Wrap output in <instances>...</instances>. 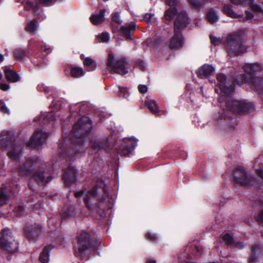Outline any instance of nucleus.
I'll use <instances>...</instances> for the list:
<instances>
[{
    "label": "nucleus",
    "mask_w": 263,
    "mask_h": 263,
    "mask_svg": "<svg viewBox=\"0 0 263 263\" xmlns=\"http://www.w3.org/2000/svg\"><path fill=\"white\" fill-rule=\"evenodd\" d=\"M218 86L220 89V96L218 101L220 104L224 103L228 109L238 114L248 113L253 111L255 106L252 103L245 101L233 100L231 96L234 90V86L226 85V76L223 73H219L217 76Z\"/></svg>",
    "instance_id": "nucleus-1"
},
{
    "label": "nucleus",
    "mask_w": 263,
    "mask_h": 263,
    "mask_svg": "<svg viewBox=\"0 0 263 263\" xmlns=\"http://www.w3.org/2000/svg\"><path fill=\"white\" fill-rule=\"evenodd\" d=\"M37 166L36 159H28L23 164L19 165L17 171L22 175L31 177L39 184L44 185L51 181V174L48 172L42 171V168L34 171V168Z\"/></svg>",
    "instance_id": "nucleus-2"
},
{
    "label": "nucleus",
    "mask_w": 263,
    "mask_h": 263,
    "mask_svg": "<svg viewBox=\"0 0 263 263\" xmlns=\"http://www.w3.org/2000/svg\"><path fill=\"white\" fill-rule=\"evenodd\" d=\"M188 23V17L185 12L179 13L174 25V35L170 42V47L172 49H178L182 47L184 40L180 31L184 28Z\"/></svg>",
    "instance_id": "nucleus-3"
},
{
    "label": "nucleus",
    "mask_w": 263,
    "mask_h": 263,
    "mask_svg": "<svg viewBox=\"0 0 263 263\" xmlns=\"http://www.w3.org/2000/svg\"><path fill=\"white\" fill-rule=\"evenodd\" d=\"M128 64L126 59L115 55L111 52L109 53L107 64L109 70L112 72L120 75L126 74L128 72Z\"/></svg>",
    "instance_id": "nucleus-4"
},
{
    "label": "nucleus",
    "mask_w": 263,
    "mask_h": 263,
    "mask_svg": "<svg viewBox=\"0 0 263 263\" xmlns=\"http://www.w3.org/2000/svg\"><path fill=\"white\" fill-rule=\"evenodd\" d=\"M242 36L240 33L235 32L227 38L225 45L230 54L239 55L247 51V47L241 42Z\"/></svg>",
    "instance_id": "nucleus-5"
},
{
    "label": "nucleus",
    "mask_w": 263,
    "mask_h": 263,
    "mask_svg": "<svg viewBox=\"0 0 263 263\" xmlns=\"http://www.w3.org/2000/svg\"><path fill=\"white\" fill-rule=\"evenodd\" d=\"M92 127V122L88 117H85L79 120L73 128L72 141L77 138L79 140V142H81V138L89 133Z\"/></svg>",
    "instance_id": "nucleus-6"
},
{
    "label": "nucleus",
    "mask_w": 263,
    "mask_h": 263,
    "mask_svg": "<svg viewBox=\"0 0 263 263\" xmlns=\"http://www.w3.org/2000/svg\"><path fill=\"white\" fill-rule=\"evenodd\" d=\"M77 198H80L84 196V202L86 205L89 209L92 208L93 206H100L98 202H102L105 199L104 196L100 197L97 194V190L95 188L86 192V191H80L75 193Z\"/></svg>",
    "instance_id": "nucleus-7"
},
{
    "label": "nucleus",
    "mask_w": 263,
    "mask_h": 263,
    "mask_svg": "<svg viewBox=\"0 0 263 263\" xmlns=\"http://www.w3.org/2000/svg\"><path fill=\"white\" fill-rule=\"evenodd\" d=\"M9 229H4L2 231V236L0 240L1 247L9 253L14 252L18 249V243L13 239Z\"/></svg>",
    "instance_id": "nucleus-8"
},
{
    "label": "nucleus",
    "mask_w": 263,
    "mask_h": 263,
    "mask_svg": "<svg viewBox=\"0 0 263 263\" xmlns=\"http://www.w3.org/2000/svg\"><path fill=\"white\" fill-rule=\"evenodd\" d=\"M233 177L235 181L242 186L250 185L255 180V178L251 174L246 172L244 168L240 166L235 168Z\"/></svg>",
    "instance_id": "nucleus-9"
},
{
    "label": "nucleus",
    "mask_w": 263,
    "mask_h": 263,
    "mask_svg": "<svg viewBox=\"0 0 263 263\" xmlns=\"http://www.w3.org/2000/svg\"><path fill=\"white\" fill-rule=\"evenodd\" d=\"M137 142L135 138H125L123 143L117 149V153L120 155H128L137 146Z\"/></svg>",
    "instance_id": "nucleus-10"
},
{
    "label": "nucleus",
    "mask_w": 263,
    "mask_h": 263,
    "mask_svg": "<svg viewBox=\"0 0 263 263\" xmlns=\"http://www.w3.org/2000/svg\"><path fill=\"white\" fill-rule=\"evenodd\" d=\"M47 137V134L41 130L37 129L28 142L27 145L39 149L41 147Z\"/></svg>",
    "instance_id": "nucleus-11"
},
{
    "label": "nucleus",
    "mask_w": 263,
    "mask_h": 263,
    "mask_svg": "<svg viewBox=\"0 0 263 263\" xmlns=\"http://www.w3.org/2000/svg\"><path fill=\"white\" fill-rule=\"evenodd\" d=\"M4 143L5 146L10 148L8 152L9 157L12 160H17L20 156L21 149L14 142V139L12 138Z\"/></svg>",
    "instance_id": "nucleus-12"
},
{
    "label": "nucleus",
    "mask_w": 263,
    "mask_h": 263,
    "mask_svg": "<svg viewBox=\"0 0 263 263\" xmlns=\"http://www.w3.org/2000/svg\"><path fill=\"white\" fill-rule=\"evenodd\" d=\"M89 235L86 233L83 232L78 237V249L80 252L82 253L86 249H87L90 241Z\"/></svg>",
    "instance_id": "nucleus-13"
},
{
    "label": "nucleus",
    "mask_w": 263,
    "mask_h": 263,
    "mask_svg": "<svg viewBox=\"0 0 263 263\" xmlns=\"http://www.w3.org/2000/svg\"><path fill=\"white\" fill-rule=\"evenodd\" d=\"M253 0H231V2L238 7L249 6L254 11L263 12L262 9L259 6L253 4Z\"/></svg>",
    "instance_id": "nucleus-14"
},
{
    "label": "nucleus",
    "mask_w": 263,
    "mask_h": 263,
    "mask_svg": "<svg viewBox=\"0 0 263 263\" xmlns=\"http://www.w3.org/2000/svg\"><path fill=\"white\" fill-rule=\"evenodd\" d=\"M77 171L73 166L65 170L63 179L67 184L74 183L77 180Z\"/></svg>",
    "instance_id": "nucleus-15"
},
{
    "label": "nucleus",
    "mask_w": 263,
    "mask_h": 263,
    "mask_svg": "<svg viewBox=\"0 0 263 263\" xmlns=\"http://www.w3.org/2000/svg\"><path fill=\"white\" fill-rule=\"evenodd\" d=\"M24 8L26 10H32L34 15H39L42 14V11L39 2L37 1L31 2L29 0H24L23 2Z\"/></svg>",
    "instance_id": "nucleus-16"
},
{
    "label": "nucleus",
    "mask_w": 263,
    "mask_h": 263,
    "mask_svg": "<svg viewBox=\"0 0 263 263\" xmlns=\"http://www.w3.org/2000/svg\"><path fill=\"white\" fill-rule=\"evenodd\" d=\"M166 4L171 7L170 9L167 10L165 12V18L167 20H171L176 14L177 10L175 6L177 4L176 0H166Z\"/></svg>",
    "instance_id": "nucleus-17"
},
{
    "label": "nucleus",
    "mask_w": 263,
    "mask_h": 263,
    "mask_svg": "<svg viewBox=\"0 0 263 263\" xmlns=\"http://www.w3.org/2000/svg\"><path fill=\"white\" fill-rule=\"evenodd\" d=\"M214 70L215 69L212 65L204 64L197 70V74L199 77L202 78L209 76Z\"/></svg>",
    "instance_id": "nucleus-18"
},
{
    "label": "nucleus",
    "mask_w": 263,
    "mask_h": 263,
    "mask_svg": "<svg viewBox=\"0 0 263 263\" xmlns=\"http://www.w3.org/2000/svg\"><path fill=\"white\" fill-rule=\"evenodd\" d=\"M4 71L6 79L8 82L15 83L19 81V74L13 70L8 67H5Z\"/></svg>",
    "instance_id": "nucleus-19"
},
{
    "label": "nucleus",
    "mask_w": 263,
    "mask_h": 263,
    "mask_svg": "<svg viewBox=\"0 0 263 263\" xmlns=\"http://www.w3.org/2000/svg\"><path fill=\"white\" fill-rule=\"evenodd\" d=\"M91 144L92 148L94 150L99 151L103 149H105V147L107 145V142L104 139H95L92 140Z\"/></svg>",
    "instance_id": "nucleus-20"
},
{
    "label": "nucleus",
    "mask_w": 263,
    "mask_h": 263,
    "mask_svg": "<svg viewBox=\"0 0 263 263\" xmlns=\"http://www.w3.org/2000/svg\"><path fill=\"white\" fill-rule=\"evenodd\" d=\"M105 11V9H101L99 13H95L92 14L90 17V20L92 23L97 25L102 23L105 20L104 16Z\"/></svg>",
    "instance_id": "nucleus-21"
},
{
    "label": "nucleus",
    "mask_w": 263,
    "mask_h": 263,
    "mask_svg": "<svg viewBox=\"0 0 263 263\" xmlns=\"http://www.w3.org/2000/svg\"><path fill=\"white\" fill-rule=\"evenodd\" d=\"M136 24L135 22H131L129 24H125L121 27L122 33L127 39H131L130 32L136 29Z\"/></svg>",
    "instance_id": "nucleus-22"
},
{
    "label": "nucleus",
    "mask_w": 263,
    "mask_h": 263,
    "mask_svg": "<svg viewBox=\"0 0 263 263\" xmlns=\"http://www.w3.org/2000/svg\"><path fill=\"white\" fill-rule=\"evenodd\" d=\"M252 254L249 258V261L251 263H254L256 261L257 257L263 254V250L260 246L254 245L252 250Z\"/></svg>",
    "instance_id": "nucleus-23"
},
{
    "label": "nucleus",
    "mask_w": 263,
    "mask_h": 263,
    "mask_svg": "<svg viewBox=\"0 0 263 263\" xmlns=\"http://www.w3.org/2000/svg\"><path fill=\"white\" fill-rule=\"evenodd\" d=\"M60 214L63 219H67L74 216L76 215L75 208L73 205L65 207Z\"/></svg>",
    "instance_id": "nucleus-24"
},
{
    "label": "nucleus",
    "mask_w": 263,
    "mask_h": 263,
    "mask_svg": "<svg viewBox=\"0 0 263 263\" xmlns=\"http://www.w3.org/2000/svg\"><path fill=\"white\" fill-rule=\"evenodd\" d=\"M39 26V23L35 19H34L28 22L25 27V29L27 32L34 34L37 32Z\"/></svg>",
    "instance_id": "nucleus-25"
},
{
    "label": "nucleus",
    "mask_w": 263,
    "mask_h": 263,
    "mask_svg": "<svg viewBox=\"0 0 263 263\" xmlns=\"http://www.w3.org/2000/svg\"><path fill=\"white\" fill-rule=\"evenodd\" d=\"M145 104L153 114L159 115V107L155 100L147 99L145 101Z\"/></svg>",
    "instance_id": "nucleus-26"
},
{
    "label": "nucleus",
    "mask_w": 263,
    "mask_h": 263,
    "mask_svg": "<svg viewBox=\"0 0 263 263\" xmlns=\"http://www.w3.org/2000/svg\"><path fill=\"white\" fill-rule=\"evenodd\" d=\"M262 69V66L258 64H247L243 66L244 70L250 75L253 74L255 71H260Z\"/></svg>",
    "instance_id": "nucleus-27"
},
{
    "label": "nucleus",
    "mask_w": 263,
    "mask_h": 263,
    "mask_svg": "<svg viewBox=\"0 0 263 263\" xmlns=\"http://www.w3.org/2000/svg\"><path fill=\"white\" fill-rule=\"evenodd\" d=\"M50 247H45L40 256V261L41 263H48L50 258Z\"/></svg>",
    "instance_id": "nucleus-28"
},
{
    "label": "nucleus",
    "mask_w": 263,
    "mask_h": 263,
    "mask_svg": "<svg viewBox=\"0 0 263 263\" xmlns=\"http://www.w3.org/2000/svg\"><path fill=\"white\" fill-rule=\"evenodd\" d=\"M83 63L88 71H93L97 68L96 62L90 58H86L84 60Z\"/></svg>",
    "instance_id": "nucleus-29"
},
{
    "label": "nucleus",
    "mask_w": 263,
    "mask_h": 263,
    "mask_svg": "<svg viewBox=\"0 0 263 263\" xmlns=\"http://www.w3.org/2000/svg\"><path fill=\"white\" fill-rule=\"evenodd\" d=\"M223 11L228 16L233 18H237L238 17L237 15L232 9V6L229 4H226L223 7Z\"/></svg>",
    "instance_id": "nucleus-30"
},
{
    "label": "nucleus",
    "mask_w": 263,
    "mask_h": 263,
    "mask_svg": "<svg viewBox=\"0 0 263 263\" xmlns=\"http://www.w3.org/2000/svg\"><path fill=\"white\" fill-rule=\"evenodd\" d=\"M213 0H188L191 4L196 9H199L203 7L206 3H209Z\"/></svg>",
    "instance_id": "nucleus-31"
},
{
    "label": "nucleus",
    "mask_w": 263,
    "mask_h": 263,
    "mask_svg": "<svg viewBox=\"0 0 263 263\" xmlns=\"http://www.w3.org/2000/svg\"><path fill=\"white\" fill-rule=\"evenodd\" d=\"M71 76L74 78H80L84 74L83 69L80 67H72L71 69Z\"/></svg>",
    "instance_id": "nucleus-32"
},
{
    "label": "nucleus",
    "mask_w": 263,
    "mask_h": 263,
    "mask_svg": "<svg viewBox=\"0 0 263 263\" xmlns=\"http://www.w3.org/2000/svg\"><path fill=\"white\" fill-rule=\"evenodd\" d=\"M207 18L211 23L216 22L218 20V16L216 12L213 10H210L207 13Z\"/></svg>",
    "instance_id": "nucleus-33"
},
{
    "label": "nucleus",
    "mask_w": 263,
    "mask_h": 263,
    "mask_svg": "<svg viewBox=\"0 0 263 263\" xmlns=\"http://www.w3.org/2000/svg\"><path fill=\"white\" fill-rule=\"evenodd\" d=\"M222 239L227 245H232L234 243V240L232 235L229 233H226L222 235Z\"/></svg>",
    "instance_id": "nucleus-34"
},
{
    "label": "nucleus",
    "mask_w": 263,
    "mask_h": 263,
    "mask_svg": "<svg viewBox=\"0 0 263 263\" xmlns=\"http://www.w3.org/2000/svg\"><path fill=\"white\" fill-rule=\"evenodd\" d=\"M9 196L5 191H0V205H3L7 203Z\"/></svg>",
    "instance_id": "nucleus-35"
},
{
    "label": "nucleus",
    "mask_w": 263,
    "mask_h": 263,
    "mask_svg": "<svg viewBox=\"0 0 263 263\" xmlns=\"http://www.w3.org/2000/svg\"><path fill=\"white\" fill-rule=\"evenodd\" d=\"M97 39L99 42H107L109 39V34L107 32H103L97 36Z\"/></svg>",
    "instance_id": "nucleus-36"
},
{
    "label": "nucleus",
    "mask_w": 263,
    "mask_h": 263,
    "mask_svg": "<svg viewBox=\"0 0 263 263\" xmlns=\"http://www.w3.org/2000/svg\"><path fill=\"white\" fill-rule=\"evenodd\" d=\"M26 54V52L24 50L16 49L14 52V55L17 59H23Z\"/></svg>",
    "instance_id": "nucleus-37"
},
{
    "label": "nucleus",
    "mask_w": 263,
    "mask_h": 263,
    "mask_svg": "<svg viewBox=\"0 0 263 263\" xmlns=\"http://www.w3.org/2000/svg\"><path fill=\"white\" fill-rule=\"evenodd\" d=\"M246 17H244L241 15H238V17L237 18H239V21H245L251 20L253 18V15L252 13H251L250 12L247 11H246Z\"/></svg>",
    "instance_id": "nucleus-38"
},
{
    "label": "nucleus",
    "mask_w": 263,
    "mask_h": 263,
    "mask_svg": "<svg viewBox=\"0 0 263 263\" xmlns=\"http://www.w3.org/2000/svg\"><path fill=\"white\" fill-rule=\"evenodd\" d=\"M0 111L4 114H10L9 109L6 106L4 102L1 100L0 101Z\"/></svg>",
    "instance_id": "nucleus-39"
},
{
    "label": "nucleus",
    "mask_w": 263,
    "mask_h": 263,
    "mask_svg": "<svg viewBox=\"0 0 263 263\" xmlns=\"http://www.w3.org/2000/svg\"><path fill=\"white\" fill-rule=\"evenodd\" d=\"M54 119H55V117L52 112L47 113L44 118V124H47Z\"/></svg>",
    "instance_id": "nucleus-40"
},
{
    "label": "nucleus",
    "mask_w": 263,
    "mask_h": 263,
    "mask_svg": "<svg viewBox=\"0 0 263 263\" xmlns=\"http://www.w3.org/2000/svg\"><path fill=\"white\" fill-rule=\"evenodd\" d=\"M14 212L18 216L22 215L25 212V209L24 206L23 205H17L15 208Z\"/></svg>",
    "instance_id": "nucleus-41"
},
{
    "label": "nucleus",
    "mask_w": 263,
    "mask_h": 263,
    "mask_svg": "<svg viewBox=\"0 0 263 263\" xmlns=\"http://www.w3.org/2000/svg\"><path fill=\"white\" fill-rule=\"evenodd\" d=\"M260 212L256 216V219L260 222H263V202H260Z\"/></svg>",
    "instance_id": "nucleus-42"
},
{
    "label": "nucleus",
    "mask_w": 263,
    "mask_h": 263,
    "mask_svg": "<svg viewBox=\"0 0 263 263\" xmlns=\"http://www.w3.org/2000/svg\"><path fill=\"white\" fill-rule=\"evenodd\" d=\"M112 20L114 22L120 24L122 22L119 16V14L118 13H114L112 14Z\"/></svg>",
    "instance_id": "nucleus-43"
},
{
    "label": "nucleus",
    "mask_w": 263,
    "mask_h": 263,
    "mask_svg": "<svg viewBox=\"0 0 263 263\" xmlns=\"http://www.w3.org/2000/svg\"><path fill=\"white\" fill-rule=\"evenodd\" d=\"M119 89L120 96H123L124 98H127L129 96V93L125 88L119 87Z\"/></svg>",
    "instance_id": "nucleus-44"
},
{
    "label": "nucleus",
    "mask_w": 263,
    "mask_h": 263,
    "mask_svg": "<svg viewBox=\"0 0 263 263\" xmlns=\"http://www.w3.org/2000/svg\"><path fill=\"white\" fill-rule=\"evenodd\" d=\"M57 0H40L41 3H43L45 6H49L53 5Z\"/></svg>",
    "instance_id": "nucleus-45"
},
{
    "label": "nucleus",
    "mask_w": 263,
    "mask_h": 263,
    "mask_svg": "<svg viewBox=\"0 0 263 263\" xmlns=\"http://www.w3.org/2000/svg\"><path fill=\"white\" fill-rule=\"evenodd\" d=\"M210 38L211 43L215 45H219L221 43V40L219 38H217L212 35L210 36Z\"/></svg>",
    "instance_id": "nucleus-46"
},
{
    "label": "nucleus",
    "mask_w": 263,
    "mask_h": 263,
    "mask_svg": "<svg viewBox=\"0 0 263 263\" xmlns=\"http://www.w3.org/2000/svg\"><path fill=\"white\" fill-rule=\"evenodd\" d=\"M145 236L147 239L152 241H155L157 239V236L155 234L148 233Z\"/></svg>",
    "instance_id": "nucleus-47"
},
{
    "label": "nucleus",
    "mask_w": 263,
    "mask_h": 263,
    "mask_svg": "<svg viewBox=\"0 0 263 263\" xmlns=\"http://www.w3.org/2000/svg\"><path fill=\"white\" fill-rule=\"evenodd\" d=\"M25 235L26 236L30 239L32 237V235H35L36 234V232L34 231H32L30 233L28 232V228H26L25 230Z\"/></svg>",
    "instance_id": "nucleus-48"
},
{
    "label": "nucleus",
    "mask_w": 263,
    "mask_h": 263,
    "mask_svg": "<svg viewBox=\"0 0 263 263\" xmlns=\"http://www.w3.org/2000/svg\"><path fill=\"white\" fill-rule=\"evenodd\" d=\"M139 91L142 93H145L147 91V87L144 85H140L138 87Z\"/></svg>",
    "instance_id": "nucleus-49"
},
{
    "label": "nucleus",
    "mask_w": 263,
    "mask_h": 263,
    "mask_svg": "<svg viewBox=\"0 0 263 263\" xmlns=\"http://www.w3.org/2000/svg\"><path fill=\"white\" fill-rule=\"evenodd\" d=\"M261 86V84L259 82H252L251 87L253 89H256V91H259V87Z\"/></svg>",
    "instance_id": "nucleus-50"
},
{
    "label": "nucleus",
    "mask_w": 263,
    "mask_h": 263,
    "mask_svg": "<svg viewBox=\"0 0 263 263\" xmlns=\"http://www.w3.org/2000/svg\"><path fill=\"white\" fill-rule=\"evenodd\" d=\"M154 16V14L152 13H147L144 17V20L146 22H149L151 21L152 17Z\"/></svg>",
    "instance_id": "nucleus-51"
},
{
    "label": "nucleus",
    "mask_w": 263,
    "mask_h": 263,
    "mask_svg": "<svg viewBox=\"0 0 263 263\" xmlns=\"http://www.w3.org/2000/svg\"><path fill=\"white\" fill-rule=\"evenodd\" d=\"M10 88V86L5 83L0 84V89L3 91L8 90Z\"/></svg>",
    "instance_id": "nucleus-52"
},
{
    "label": "nucleus",
    "mask_w": 263,
    "mask_h": 263,
    "mask_svg": "<svg viewBox=\"0 0 263 263\" xmlns=\"http://www.w3.org/2000/svg\"><path fill=\"white\" fill-rule=\"evenodd\" d=\"M257 174L263 179V169L258 170L257 171Z\"/></svg>",
    "instance_id": "nucleus-53"
},
{
    "label": "nucleus",
    "mask_w": 263,
    "mask_h": 263,
    "mask_svg": "<svg viewBox=\"0 0 263 263\" xmlns=\"http://www.w3.org/2000/svg\"><path fill=\"white\" fill-rule=\"evenodd\" d=\"M236 245L239 249H242L244 247V245L242 242H238L237 243Z\"/></svg>",
    "instance_id": "nucleus-54"
},
{
    "label": "nucleus",
    "mask_w": 263,
    "mask_h": 263,
    "mask_svg": "<svg viewBox=\"0 0 263 263\" xmlns=\"http://www.w3.org/2000/svg\"><path fill=\"white\" fill-rule=\"evenodd\" d=\"M146 263H156V260L153 259H148L147 260Z\"/></svg>",
    "instance_id": "nucleus-55"
},
{
    "label": "nucleus",
    "mask_w": 263,
    "mask_h": 263,
    "mask_svg": "<svg viewBox=\"0 0 263 263\" xmlns=\"http://www.w3.org/2000/svg\"><path fill=\"white\" fill-rule=\"evenodd\" d=\"M4 57L2 54H0V62L3 61Z\"/></svg>",
    "instance_id": "nucleus-56"
},
{
    "label": "nucleus",
    "mask_w": 263,
    "mask_h": 263,
    "mask_svg": "<svg viewBox=\"0 0 263 263\" xmlns=\"http://www.w3.org/2000/svg\"><path fill=\"white\" fill-rule=\"evenodd\" d=\"M215 91L216 92L218 93V90H217V88H215Z\"/></svg>",
    "instance_id": "nucleus-57"
},
{
    "label": "nucleus",
    "mask_w": 263,
    "mask_h": 263,
    "mask_svg": "<svg viewBox=\"0 0 263 263\" xmlns=\"http://www.w3.org/2000/svg\"><path fill=\"white\" fill-rule=\"evenodd\" d=\"M103 1L104 2H106V1H108V0H103Z\"/></svg>",
    "instance_id": "nucleus-58"
}]
</instances>
